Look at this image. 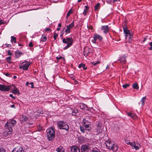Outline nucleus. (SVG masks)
<instances>
[{"instance_id":"39","label":"nucleus","mask_w":152,"mask_h":152,"mask_svg":"<svg viewBox=\"0 0 152 152\" xmlns=\"http://www.w3.org/2000/svg\"><path fill=\"white\" fill-rule=\"evenodd\" d=\"M58 36V34H57L56 33H54L53 37L54 40H55L56 39Z\"/></svg>"},{"instance_id":"8","label":"nucleus","mask_w":152,"mask_h":152,"mask_svg":"<svg viewBox=\"0 0 152 152\" xmlns=\"http://www.w3.org/2000/svg\"><path fill=\"white\" fill-rule=\"evenodd\" d=\"M131 145L132 146L133 149H135L136 150H138L141 147L139 143H135V142L132 143Z\"/></svg>"},{"instance_id":"36","label":"nucleus","mask_w":152,"mask_h":152,"mask_svg":"<svg viewBox=\"0 0 152 152\" xmlns=\"http://www.w3.org/2000/svg\"><path fill=\"white\" fill-rule=\"evenodd\" d=\"M72 12V9H70L67 12L66 17H68L70 15Z\"/></svg>"},{"instance_id":"4","label":"nucleus","mask_w":152,"mask_h":152,"mask_svg":"<svg viewBox=\"0 0 152 152\" xmlns=\"http://www.w3.org/2000/svg\"><path fill=\"white\" fill-rule=\"evenodd\" d=\"M62 42L64 43L67 44V45L63 48L64 50H66L72 45L73 40L72 37H67L66 39H63Z\"/></svg>"},{"instance_id":"40","label":"nucleus","mask_w":152,"mask_h":152,"mask_svg":"<svg viewBox=\"0 0 152 152\" xmlns=\"http://www.w3.org/2000/svg\"><path fill=\"white\" fill-rule=\"evenodd\" d=\"M125 142L128 145H131L132 144V142H130L129 140H126L125 141Z\"/></svg>"},{"instance_id":"19","label":"nucleus","mask_w":152,"mask_h":152,"mask_svg":"<svg viewBox=\"0 0 152 152\" xmlns=\"http://www.w3.org/2000/svg\"><path fill=\"white\" fill-rule=\"evenodd\" d=\"M23 54V53L20 52L19 50H17L15 53V56L16 58L19 57L21 55Z\"/></svg>"},{"instance_id":"35","label":"nucleus","mask_w":152,"mask_h":152,"mask_svg":"<svg viewBox=\"0 0 152 152\" xmlns=\"http://www.w3.org/2000/svg\"><path fill=\"white\" fill-rule=\"evenodd\" d=\"M100 4L99 3H97L95 6V10H96L98 9L99 6Z\"/></svg>"},{"instance_id":"1","label":"nucleus","mask_w":152,"mask_h":152,"mask_svg":"<svg viewBox=\"0 0 152 152\" xmlns=\"http://www.w3.org/2000/svg\"><path fill=\"white\" fill-rule=\"evenodd\" d=\"M16 124V121L15 120L11 119L8 120L5 125L6 130L2 133L3 136L5 137L10 136L12 132V127Z\"/></svg>"},{"instance_id":"42","label":"nucleus","mask_w":152,"mask_h":152,"mask_svg":"<svg viewBox=\"0 0 152 152\" xmlns=\"http://www.w3.org/2000/svg\"><path fill=\"white\" fill-rule=\"evenodd\" d=\"M0 152H6V151L3 148H0Z\"/></svg>"},{"instance_id":"28","label":"nucleus","mask_w":152,"mask_h":152,"mask_svg":"<svg viewBox=\"0 0 152 152\" xmlns=\"http://www.w3.org/2000/svg\"><path fill=\"white\" fill-rule=\"evenodd\" d=\"M146 100V96L143 97L141 100L140 102L141 103L142 106H143L144 104V102Z\"/></svg>"},{"instance_id":"9","label":"nucleus","mask_w":152,"mask_h":152,"mask_svg":"<svg viewBox=\"0 0 152 152\" xmlns=\"http://www.w3.org/2000/svg\"><path fill=\"white\" fill-rule=\"evenodd\" d=\"M12 152H24V151L22 147L17 146L15 148Z\"/></svg>"},{"instance_id":"7","label":"nucleus","mask_w":152,"mask_h":152,"mask_svg":"<svg viewBox=\"0 0 152 152\" xmlns=\"http://www.w3.org/2000/svg\"><path fill=\"white\" fill-rule=\"evenodd\" d=\"M90 148L86 145H83L81 146V152H88L90 150Z\"/></svg>"},{"instance_id":"20","label":"nucleus","mask_w":152,"mask_h":152,"mask_svg":"<svg viewBox=\"0 0 152 152\" xmlns=\"http://www.w3.org/2000/svg\"><path fill=\"white\" fill-rule=\"evenodd\" d=\"M12 92L13 94H16L18 95H19L20 94L19 90L16 88H15L12 90Z\"/></svg>"},{"instance_id":"51","label":"nucleus","mask_w":152,"mask_h":152,"mask_svg":"<svg viewBox=\"0 0 152 152\" xmlns=\"http://www.w3.org/2000/svg\"><path fill=\"white\" fill-rule=\"evenodd\" d=\"M123 30H124V29H128L127 28V27L126 25H124V26L123 27Z\"/></svg>"},{"instance_id":"23","label":"nucleus","mask_w":152,"mask_h":152,"mask_svg":"<svg viewBox=\"0 0 152 152\" xmlns=\"http://www.w3.org/2000/svg\"><path fill=\"white\" fill-rule=\"evenodd\" d=\"M56 151L57 152H65L64 149H63V147L61 146L57 148Z\"/></svg>"},{"instance_id":"60","label":"nucleus","mask_w":152,"mask_h":152,"mask_svg":"<svg viewBox=\"0 0 152 152\" xmlns=\"http://www.w3.org/2000/svg\"><path fill=\"white\" fill-rule=\"evenodd\" d=\"M58 26L59 27H61V23H59Z\"/></svg>"},{"instance_id":"55","label":"nucleus","mask_w":152,"mask_h":152,"mask_svg":"<svg viewBox=\"0 0 152 152\" xmlns=\"http://www.w3.org/2000/svg\"><path fill=\"white\" fill-rule=\"evenodd\" d=\"M5 75L6 76H8V77L10 75V74L8 73H5Z\"/></svg>"},{"instance_id":"47","label":"nucleus","mask_w":152,"mask_h":152,"mask_svg":"<svg viewBox=\"0 0 152 152\" xmlns=\"http://www.w3.org/2000/svg\"><path fill=\"white\" fill-rule=\"evenodd\" d=\"M7 53L8 55L9 56H11L12 55V54L11 53L10 50H8Z\"/></svg>"},{"instance_id":"21","label":"nucleus","mask_w":152,"mask_h":152,"mask_svg":"<svg viewBox=\"0 0 152 152\" xmlns=\"http://www.w3.org/2000/svg\"><path fill=\"white\" fill-rule=\"evenodd\" d=\"M91 124H86L83 125L85 127L86 130L88 131H90L91 130V127L90 126Z\"/></svg>"},{"instance_id":"43","label":"nucleus","mask_w":152,"mask_h":152,"mask_svg":"<svg viewBox=\"0 0 152 152\" xmlns=\"http://www.w3.org/2000/svg\"><path fill=\"white\" fill-rule=\"evenodd\" d=\"M101 128V126H98L97 128H96V130L98 131V132H100V129Z\"/></svg>"},{"instance_id":"61","label":"nucleus","mask_w":152,"mask_h":152,"mask_svg":"<svg viewBox=\"0 0 152 152\" xmlns=\"http://www.w3.org/2000/svg\"><path fill=\"white\" fill-rule=\"evenodd\" d=\"M101 126V124L100 123L99 124H98L97 125V127L98 126Z\"/></svg>"},{"instance_id":"44","label":"nucleus","mask_w":152,"mask_h":152,"mask_svg":"<svg viewBox=\"0 0 152 152\" xmlns=\"http://www.w3.org/2000/svg\"><path fill=\"white\" fill-rule=\"evenodd\" d=\"M100 63V62L99 61L94 62H92V64H93L95 66L97 64H99Z\"/></svg>"},{"instance_id":"15","label":"nucleus","mask_w":152,"mask_h":152,"mask_svg":"<svg viewBox=\"0 0 152 152\" xmlns=\"http://www.w3.org/2000/svg\"><path fill=\"white\" fill-rule=\"evenodd\" d=\"M28 119V118L26 116L24 115H22L20 117V119L21 122V123H22L23 122L27 121Z\"/></svg>"},{"instance_id":"25","label":"nucleus","mask_w":152,"mask_h":152,"mask_svg":"<svg viewBox=\"0 0 152 152\" xmlns=\"http://www.w3.org/2000/svg\"><path fill=\"white\" fill-rule=\"evenodd\" d=\"M80 107L81 109L84 110L86 107H87V106L83 103H82L80 104Z\"/></svg>"},{"instance_id":"41","label":"nucleus","mask_w":152,"mask_h":152,"mask_svg":"<svg viewBox=\"0 0 152 152\" xmlns=\"http://www.w3.org/2000/svg\"><path fill=\"white\" fill-rule=\"evenodd\" d=\"M129 84H125L124 85H122V87H123V88H126L128 87H129Z\"/></svg>"},{"instance_id":"37","label":"nucleus","mask_w":152,"mask_h":152,"mask_svg":"<svg viewBox=\"0 0 152 152\" xmlns=\"http://www.w3.org/2000/svg\"><path fill=\"white\" fill-rule=\"evenodd\" d=\"M6 60L8 63H10L11 62L10 61L11 60V58L10 56H9L6 58Z\"/></svg>"},{"instance_id":"38","label":"nucleus","mask_w":152,"mask_h":152,"mask_svg":"<svg viewBox=\"0 0 152 152\" xmlns=\"http://www.w3.org/2000/svg\"><path fill=\"white\" fill-rule=\"evenodd\" d=\"M66 29L65 30V32L66 34H68L70 32V29L66 27Z\"/></svg>"},{"instance_id":"46","label":"nucleus","mask_w":152,"mask_h":152,"mask_svg":"<svg viewBox=\"0 0 152 152\" xmlns=\"http://www.w3.org/2000/svg\"><path fill=\"white\" fill-rule=\"evenodd\" d=\"M28 46L30 47H33V43L32 42H30L28 44Z\"/></svg>"},{"instance_id":"16","label":"nucleus","mask_w":152,"mask_h":152,"mask_svg":"<svg viewBox=\"0 0 152 152\" xmlns=\"http://www.w3.org/2000/svg\"><path fill=\"white\" fill-rule=\"evenodd\" d=\"M113 144V143L111 141L108 140L107 141H106V145L109 149H110L111 146Z\"/></svg>"},{"instance_id":"17","label":"nucleus","mask_w":152,"mask_h":152,"mask_svg":"<svg viewBox=\"0 0 152 152\" xmlns=\"http://www.w3.org/2000/svg\"><path fill=\"white\" fill-rule=\"evenodd\" d=\"M124 32L125 34V38L126 39H127L129 34H130V31L128 29H124Z\"/></svg>"},{"instance_id":"56","label":"nucleus","mask_w":152,"mask_h":152,"mask_svg":"<svg viewBox=\"0 0 152 152\" xmlns=\"http://www.w3.org/2000/svg\"><path fill=\"white\" fill-rule=\"evenodd\" d=\"M96 39H94V40L93 41V42L94 43H96Z\"/></svg>"},{"instance_id":"11","label":"nucleus","mask_w":152,"mask_h":152,"mask_svg":"<svg viewBox=\"0 0 152 152\" xmlns=\"http://www.w3.org/2000/svg\"><path fill=\"white\" fill-rule=\"evenodd\" d=\"M70 151L71 152H80V148L75 145H73L71 147Z\"/></svg>"},{"instance_id":"29","label":"nucleus","mask_w":152,"mask_h":152,"mask_svg":"<svg viewBox=\"0 0 152 152\" xmlns=\"http://www.w3.org/2000/svg\"><path fill=\"white\" fill-rule=\"evenodd\" d=\"M74 21H73L69 25V26H68L66 27L68 28L70 30L71 29V28L73 27L74 26Z\"/></svg>"},{"instance_id":"48","label":"nucleus","mask_w":152,"mask_h":152,"mask_svg":"<svg viewBox=\"0 0 152 152\" xmlns=\"http://www.w3.org/2000/svg\"><path fill=\"white\" fill-rule=\"evenodd\" d=\"M29 84L31 85V88H34V83L33 82H31L29 83Z\"/></svg>"},{"instance_id":"14","label":"nucleus","mask_w":152,"mask_h":152,"mask_svg":"<svg viewBox=\"0 0 152 152\" xmlns=\"http://www.w3.org/2000/svg\"><path fill=\"white\" fill-rule=\"evenodd\" d=\"M127 115L128 116H129L133 119H135L137 118V116L136 114L132 113H127Z\"/></svg>"},{"instance_id":"49","label":"nucleus","mask_w":152,"mask_h":152,"mask_svg":"<svg viewBox=\"0 0 152 152\" xmlns=\"http://www.w3.org/2000/svg\"><path fill=\"white\" fill-rule=\"evenodd\" d=\"M10 96L11 98H13V99H15L16 98H15V96H14L12 94H10Z\"/></svg>"},{"instance_id":"22","label":"nucleus","mask_w":152,"mask_h":152,"mask_svg":"<svg viewBox=\"0 0 152 152\" xmlns=\"http://www.w3.org/2000/svg\"><path fill=\"white\" fill-rule=\"evenodd\" d=\"M72 115L76 116V114L78 112V110L76 109H74L73 110L72 109Z\"/></svg>"},{"instance_id":"3","label":"nucleus","mask_w":152,"mask_h":152,"mask_svg":"<svg viewBox=\"0 0 152 152\" xmlns=\"http://www.w3.org/2000/svg\"><path fill=\"white\" fill-rule=\"evenodd\" d=\"M58 127L60 129H63L68 131L69 129V126L66 122L58 121L57 123Z\"/></svg>"},{"instance_id":"33","label":"nucleus","mask_w":152,"mask_h":152,"mask_svg":"<svg viewBox=\"0 0 152 152\" xmlns=\"http://www.w3.org/2000/svg\"><path fill=\"white\" fill-rule=\"evenodd\" d=\"M91 152H100V151L98 148L95 147L93 148Z\"/></svg>"},{"instance_id":"18","label":"nucleus","mask_w":152,"mask_h":152,"mask_svg":"<svg viewBox=\"0 0 152 152\" xmlns=\"http://www.w3.org/2000/svg\"><path fill=\"white\" fill-rule=\"evenodd\" d=\"M90 124H91V122L88 121V119L86 118L83 119L82 123L83 125Z\"/></svg>"},{"instance_id":"12","label":"nucleus","mask_w":152,"mask_h":152,"mask_svg":"<svg viewBox=\"0 0 152 152\" xmlns=\"http://www.w3.org/2000/svg\"><path fill=\"white\" fill-rule=\"evenodd\" d=\"M118 148V147L117 145L115 143H113L111 146L110 149L112 150L113 151L115 152L117 151Z\"/></svg>"},{"instance_id":"57","label":"nucleus","mask_w":152,"mask_h":152,"mask_svg":"<svg viewBox=\"0 0 152 152\" xmlns=\"http://www.w3.org/2000/svg\"><path fill=\"white\" fill-rule=\"evenodd\" d=\"M11 107H13V108H15V105L14 104H12V105H11Z\"/></svg>"},{"instance_id":"13","label":"nucleus","mask_w":152,"mask_h":152,"mask_svg":"<svg viewBox=\"0 0 152 152\" xmlns=\"http://www.w3.org/2000/svg\"><path fill=\"white\" fill-rule=\"evenodd\" d=\"M94 38L95 39H98L99 41H102V37L100 36V35L96 34H95L94 35Z\"/></svg>"},{"instance_id":"24","label":"nucleus","mask_w":152,"mask_h":152,"mask_svg":"<svg viewBox=\"0 0 152 152\" xmlns=\"http://www.w3.org/2000/svg\"><path fill=\"white\" fill-rule=\"evenodd\" d=\"M119 61H120L121 62L124 64H125L126 62V58L124 57H121L119 59Z\"/></svg>"},{"instance_id":"45","label":"nucleus","mask_w":152,"mask_h":152,"mask_svg":"<svg viewBox=\"0 0 152 152\" xmlns=\"http://www.w3.org/2000/svg\"><path fill=\"white\" fill-rule=\"evenodd\" d=\"M87 10H84V11L83 12V14L85 16L87 15Z\"/></svg>"},{"instance_id":"50","label":"nucleus","mask_w":152,"mask_h":152,"mask_svg":"<svg viewBox=\"0 0 152 152\" xmlns=\"http://www.w3.org/2000/svg\"><path fill=\"white\" fill-rule=\"evenodd\" d=\"M85 10H88L89 9V7L88 6H85Z\"/></svg>"},{"instance_id":"52","label":"nucleus","mask_w":152,"mask_h":152,"mask_svg":"<svg viewBox=\"0 0 152 152\" xmlns=\"http://www.w3.org/2000/svg\"><path fill=\"white\" fill-rule=\"evenodd\" d=\"M62 57L61 56H60L59 57H56V59L57 60H60L62 58Z\"/></svg>"},{"instance_id":"34","label":"nucleus","mask_w":152,"mask_h":152,"mask_svg":"<svg viewBox=\"0 0 152 152\" xmlns=\"http://www.w3.org/2000/svg\"><path fill=\"white\" fill-rule=\"evenodd\" d=\"M128 36H129L128 40L129 41V42H130L132 40V38L133 37V36L130 33V34H129Z\"/></svg>"},{"instance_id":"6","label":"nucleus","mask_w":152,"mask_h":152,"mask_svg":"<svg viewBox=\"0 0 152 152\" xmlns=\"http://www.w3.org/2000/svg\"><path fill=\"white\" fill-rule=\"evenodd\" d=\"M10 89V86L0 84V90L2 91H8Z\"/></svg>"},{"instance_id":"64","label":"nucleus","mask_w":152,"mask_h":152,"mask_svg":"<svg viewBox=\"0 0 152 152\" xmlns=\"http://www.w3.org/2000/svg\"><path fill=\"white\" fill-rule=\"evenodd\" d=\"M18 45L19 46H21L22 45V44H21V43H19L18 44Z\"/></svg>"},{"instance_id":"27","label":"nucleus","mask_w":152,"mask_h":152,"mask_svg":"<svg viewBox=\"0 0 152 152\" xmlns=\"http://www.w3.org/2000/svg\"><path fill=\"white\" fill-rule=\"evenodd\" d=\"M47 39V38L45 35L43 34L42 35L40 40L42 42H45Z\"/></svg>"},{"instance_id":"62","label":"nucleus","mask_w":152,"mask_h":152,"mask_svg":"<svg viewBox=\"0 0 152 152\" xmlns=\"http://www.w3.org/2000/svg\"><path fill=\"white\" fill-rule=\"evenodd\" d=\"M149 45L151 46V47H152V42H150Z\"/></svg>"},{"instance_id":"5","label":"nucleus","mask_w":152,"mask_h":152,"mask_svg":"<svg viewBox=\"0 0 152 152\" xmlns=\"http://www.w3.org/2000/svg\"><path fill=\"white\" fill-rule=\"evenodd\" d=\"M31 64L30 62L25 60L20 64L19 66V68L23 70H27L28 69L29 66Z\"/></svg>"},{"instance_id":"32","label":"nucleus","mask_w":152,"mask_h":152,"mask_svg":"<svg viewBox=\"0 0 152 152\" xmlns=\"http://www.w3.org/2000/svg\"><path fill=\"white\" fill-rule=\"evenodd\" d=\"M11 42H14L15 43H16V37H14L13 36H12L11 37Z\"/></svg>"},{"instance_id":"31","label":"nucleus","mask_w":152,"mask_h":152,"mask_svg":"<svg viewBox=\"0 0 152 152\" xmlns=\"http://www.w3.org/2000/svg\"><path fill=\"white\" fill-rule=\"evenodd\" d=\"M84 126H80V128L81 132L83 133H85L86 130L85 128H84Z\"/></svg>"},{"instance_id":"53","label":"nucleus","mask_w":152,"mask_h":152,"mask_svg":"<svg viewBox=\"0 0 152 152\" xmlns=\"http://www.w3.org/2000/svg\"><path fill=\"white\" fill-rule=\"evenodd\" d=\"M51 31V30L49 28H46L45 29L46 31Z\"/></svg>"},{"instance_id":"59","label":"nucleus","mask_w":152,"mask_h":152,"mask_svg":"<svg viewBox=\"0 0 152 152\" xmlns=\"http://www.w3.org/2000/svg\"><path fill=\"white\" fill-rule=\"evenodd\" d=\"M3 21L2 20H0V24H2L3 23Z\"/></svg>"},{"instance_id":"63","label":"nucleus","mask_w":152,"mask_h":152,"mask_svg":"<svg viewBox=\"0 0 152 152\" xmlns=\"http://www.w3.org/2000/svg\"><path fill=\"white\" fill-rule=\"evenodd\" d=\"M149 50H152V47H151L149 48Z\"/></svg>"},{"instance_id":"26","label":"nucleus","mask_w":152,"mask_h":152,"mask_svg":"<svg viewBox=\"0 0 152 152\" xmlns=\"http://www.w3.org/2000/svg\"><path fill=\"white\" fill-rule=\"evenodd\" d=\"M78 67L80 68L82 67L84 70H86L87 69V67H86V65L85 64L81 63L79 65Z\"/></svg>"},{"instance_id":"30","label":"nucleus","mask_w":152,"mask_h":152,"mask_svg":"<svg viewBox=\"0 0 152 152\" xmlns=\"http://www.w3.org/2000/svg\"><path fill=\"white\" fill-rule=\"evenodd\" d=\"M132 87L134 89H137L139 88V87L138 84L136 83H134L133 84Z\"/></svg>"},{"instance_id":"2","label":"nucleus","mask_w":152,"mask_h":152,"mask_svg":"<svg viewBox=\"0 0 152 152\" xmlns=\"http://www.w3.org/2000/svg\"><path fill=\"white\" fill-rule=\"evenodd\" d=\"M48 139L49 140L52 141L55 137V131L53 127H51L46 130Z\"/></svg>"},{"instance_id":"10","label":"nucleus","mask_w":152,"mask_h":152,"mask_svg":"<svg viewBox=\"0 0 152 152\" xmlns=\"http://www.w3.org/2000/svg\"><path fill=\"white\" fill-rule=\"evenodd\" d=\"M109 28L110 27L108 25L102 26L101 28V30L103 31L105 34H106L108 32Z\"/></svg>"},{"instance_id":"54","label":"nucleus","mask_w":152,"mask_h":152,"mask_svg":"<svg viewBox=\"0 0 152 152\" xmlns=\"http://www.w3.org/2000/svg\"><path fill=\"white\" fill-rule=\"evenodd\" d=\"M7 47H10L11 46V45L10 44H6L5 45Z\"/></svg>"},{"instance_id":"58","label":"nucleus","mask_w":152,"mask_h":152,"mask_svg":"<svg viewBox=\"0 0 152 152\" xmlns=\"http://www.w3.org/2000/svg\"><path fill=\"white\" fill-rule=\"evenodd\" d=\"M29 84V82H27L26 83V86H28Z\"/></svg>"}]
</instances>
